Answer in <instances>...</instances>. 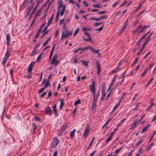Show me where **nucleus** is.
Here are the masks:
<instances>
[{
	"instance_id": "nucleus-1",
	"label": "nucleus",
	"mask_w": 156,
	"mask_h": 156,
	"mask_svg": "<svg viewBox=\"0 0 156 156\" xmlns=\"http://www.w3.org/2000/svg\"><path fill=\"white\" fill-rule=\"evenodd\" d=\"M10 53V52H9V51H8L5 54V57L3 59L2 62V64L4 66L9 56Z\"/></svg>"
},
{
	"instance_id": "nucleus-2",
	"label": "nucleus",
	"mask_w": 156,
	"mask_h": 156,
	"mask_svg": "<svg viewBox=\"0 0 156 156\" xmlns=\"http://www.w3.org/2000/svg\"><path fill=\"white\" fill-rule=\"evenodd\" d=\"M44 83H45V84L44 86V87L45 88H47L48 86L50 87L51 86V84L49 83V80H46L45 79H43L41 85Z\"/></svg>"
},
{
	"instance_id": "nucleus-3",
	"label": "nucleus",
	"mask_w": 156,
	"mask_h": 156,
	"mask_svg": "<svg viewBox=\"0 0 156 156\" xmlns=\"http://www.w3.org/2000/svg\"><path fill=\"white\" fill-rule=\"evenodd\" d=\"M66 27V24H64L63 26V31L62 34H63L64 35L66 34L65 36L68 37V31Z\"/></svg>"
},
{
	"instance_id": "nucleus-4",
	"label": "nucleus",
	"mask_w": 156,
	"mask_h": 156,
	"mask_svg": "<svg viewBox=\"0 0 156 156\" xmlns=\"http://www.w3.org/2000/svg\"><path fill=\"white\" fill-rule=\"evenodd\" d=\"M45 112L48 115L52 114L51 110L49 107L47 106L45 108Z\"/></svg>"
},
{
	"instance_id": "nucleus-5",
	"label": "nucleus",
	"mask_w": 156,
	"mask_h": 156,
	"mask_svg": "<svg viewBox=\"0 0 156 156\" xmlns=\"http://www.w3.org/2000/svg\"><path fill=\"white\" fill-rule=\"evenodd\" d=\"M96 63L97 64V74L99 75L101 71V68L99 62L98 61H97L96 62Z\"/></svg>"
},
{
	"instance_id": "nucleus-6",
	"label": "nucleus",
	"mask_w": 156,
	"mask_h": 156,
	"mask_svg": "<svg viewBox=\"0 0 156 156\" xmlns=\"http://www.w3.org/2000/svg\"><path fill=\"white\" fill-rule=\"evenodd\" d=\"M56 105L55 104L52 106V108H53L54 113L56 117L58 116V114L57 112V110L56 108Z\"/></svg>"
},
{
	"instance_id": "nucleus-7",
	"label": "nucleus",
	"mask_w": 156,
	"mask_h": 156,
	"mask_svg": "<svg viewBox=\"0 0 156 156\" xmlns=\"http://www.w3.org/2000/svg\"><path fill=\"white\" fill-rule=\"evenodd\" d=\"M97 101V100L95 99H93V101L92 103V110H95L96 107V103Z\"/></svg>"
},
{
	"instance_id": "nucleus-8",
	"label": "nucleus",
	"mask_w": 156,
	"mask_h": 156,
	"mask_svg": "<svg viewBox=\"0 0 156 156\" xmlns=\"http://www.w3.org/2000/svg\"><path fill=\"white\" fill-rule=\"evenodd\" d=\"M125 72L124 73H123L122 75H121V77H120V78H122V79L121 81L119 82L117 84V85H120L122 82H123L124 80V77L125 76Z\"/></svg>"
},
{
	"instance_id": "nucleus-9",
	"label": "nucleus",
	"mask_w": 156,
	"mask_h": 156,
	"mask_svg": "<svg viewBox=\"0 0 156 156\" xmlns=\"http://www.w3.org/2000/svg\"><path fill=\"white\" fill-rule=\"evenodd\" d=\"M100 91L98 90L97 93V94H96V91L93 94V99H95L97 100L100 94Z\"/></svg>"
},
{
	"instance_id": "nucleus-10",
	"label": "nucleus",
	"mask_w": 156,
	"mask_h": 156,
	"mask_svg": "<svg viewBox=\"0 0 156 156\" xmlns=\"http://www.w3.org/2000/svg\"><path fill=\"white\" fill-rule=\"evenodd\" d=\"M89 131V128L88 127L86 128L83 133V136L85 138H86L87 136Z\"/></svg>"
},
{
	"instance_id": "nucleus-11",
	"label": "nucleus",
	"mask_w": 156,
	"mask_h": 156,
	"mask_svg": "<svg viewBox=\"0 0 156 156\" xmlns=\"http://www.w3.org/2000/svg\"><path fill=\"white\" fill-rule=\"evenodd\" d=\"M55 44H54L52 49H51V52H50V55H49V60H50L51 58V57L52 56V55H53V51L55 49Z\"/></svg>"
},
{
	"instance_id": "nucleus-12",
	"label": "nucleus",
	"mask_w": 156,
	"mask_h": 156,
	"mask_svg": "<svg viewBox=\"0 0 156 156\" xmlns=\"http://www.w3.org/2000/svg\"><path fill=\"white\" fill-rule=\"evenodd\" d=\"M137 121L138 120H136L133 122V124H131L132 126L130 128V129H132L136 127V123L137 122Z\"/></svg>"
},
{
	"instance_id": "nucleus-13",
	"label": "nucleus",
	"mask_w": 156,
	"mask_h": 156,
	"mask_svg": "<svg viewBox=\"0 0 156 156\" xmlns=\"http://www.w3.org/2000/svg\"><path fill=\"white\" fill-rule=\"evenodd\" d=\"M10 35L7 34L6 35V43L8 45H10Z\"/></svg>"
},
{
	"instance_id": "nucleus-14",
	"label": "nucleus",
	"mask_w": 156,
	"mask_h": 156,
	"mask_svg": "<svg viewBox=\"0 0 156 156\" xmlns=\"http://www.w3.org/2000/svg\"><path fill=\"white\" fill-rule=\"evenodd\" d=\"M76 131V129H74L73 131L71 132L70 133V137L71 139H72L73 138V137H74L75 133Z\"/></svg>"
},
{
	"instance_id": "nucleus-15",
	"label": "nucleus",
	"mask_w": 156,
	"mask_h": 156,
	"mask_svg": "<svg viewBox=\"0 0 156 156\" xmlns=\"http://www.w3.org/2000/svg\"><path fill=\"white\" fill-rule=\"evenodd\" d=\"M57 58V55L56 54L55 55L53 56L51 62V64H53L56 61V59Z\"/></svg>"
},
{
	"instance_id": "nucleus-16",
	"label": "nucleus",
	"mask_w": 156,
	"mask_h": 156,
	"mask_svg": "<svg viewBox=\"0 0 156 156\" xmlns=\"http://www.w3.org/2000/svg\"><path fill=\"white\" fill-rule=\"evenodd\" d=\"M39 2H37V4L36 6L33 8V9L32 10V11L31 12V15L33 14L34 12H35L36 10V9L39 6Z\"/></svg>"
},
{
	"instance_id": "nucleus-17",
	"label": "nucleus",
	"mask_w": 156,
	"mask_h": 156,
	"mask_svg": "<svg viewBox=\"0 0 156 156\" xmlns=\"http://www.w3.org/2000/svg\"><path fill=\"white\" fill-rule=\"evenodd\" d=\"M28 2H27L24 1L22 5L20 6V9H23L25 7L26 5L27 4Z\"/></svg>"
},
{
	"instance_id": "nucleus-18",
	"label": "nucleus",
	"mask_w": 156,
	"mask_h": 156,
	"mask_svg": "<svg viewBox=\"0 0 156 156\" xmlns=\"http://www.w3.org/2000/svg\"><path fill=\"white\" fill-rule=\"evenodd\" d=\"M90 89L91 91H93V93H94L95 91V86H90Z\"/></svg>"
},
{
	"instance_id": "nucleus-19",
	"label": "nucleus",
	"mask_w": 156,
	"mask_h": 156,
	"mask_svg": "<svg viewBox=\"0 0 156 156\" xmlns=\"http://www.w3.org/2000/svg\"><path fill=\"white\" fill-rule=\"evenodd\" d=\"M92 30L91 27L86 28L85 27H83L82 30L83 31H90Z\"/></svg>"
},
{
	"instance_id": "nucleus-20",
	"label": "nucleus",
	"mask_w": 156,
	"mask_h": 156,
	"mask_svg": "<svg viewBox=\"0 0 156 156\" xmlns=\"http://www.w3.org/2000/svg\"><path fill=\"white\" fill-rule=\"evenodd\" d=\"M94 137H93L88 146V147L87 148V150H88L90 148V146L92 145L93 143L94 142Z\"/></svg>"
},
{
	"instance_id": "nucleus-21",
	"label": "nucleus",
	"mask_w": 156,
	"mask_h": 156,
	"mask_svg": "<svg viewBox=\"0 0 156 156\" xmlns=\"http://www.w3.org/2000/svg\"><path fill=\"white\" fill-rule=\"evenodd\" d=\"M151 40V37H147L145 39L146 41L144 44L146 45L147 44L148 42H149Z\"/></svg>"
},
{
	"instance_id": "nucleus-22",
	"label": "nucleus",
	"mask_w": 156,
	"mask_h": 156,
	"mask_svg": "<svg viewBox=\"0 0 156 156\" xmlns=\"http://www.w3.org/2000/svg\"><path fill=\"white\" fill-rule=\"evenodd\" d=\"M119 65L114 70H113L112 71V73H116L118 72V70L119 69Z\"/></svg>"
},
{
	"instance_id": "nucleus-23",
	"label": "nucleus",
	"mask_w": 156,
	"mask_h": 156,
	"mask_svg": "<svg viewBox=\"0 0 156 156\" xmlns=\"http://www.w3.org/2000/svg\"><path fill=\"white\" fill-rule=\"evenodd\" d=\"M64 105V102H63V99H62L61 100V101L60 103V109H62L63 106Z\"/></svg>"
},
{
	"instance_id": "nucleus-24",
	"label": "nucleus",
	"mask_w": 156,
	"mask_h": 156,
	"mask_svg": "<svg viewBox=\"0 0 156 156\" xmlns=\"http://www.w3.org/2000/svg\"><path fill=\"white\" fill-rule=\"evenodd\" d=\"M90 48L91 51L94 53L97 54L98 52V50H96L95 49L92 48V47H90Z\"/></svg>"
},
{
	"instance_id": "nucleus-25",
	"label": "nucleus",
	"mask_w": 156,
	"mask_h": 156,
	"mask_svg": "<svg viewBox=\"0 0 156 156\" xmlns=\"http://www.w3.org/2000/svg\"><path fill=\"white\" fill-rule=\"evenodd\" d=\"M33 67L31 66L30 65H29L27 69V71L28 73L31 72L32 70Z\"/></svg>"
},
{
	"instance_id": "nucleus-26",
	"label": "nucleus",
	"mask_w": 156,
	"mask_h": 156,
	"mask_svg": "<svg viewBox=\"0 0 156 156\" xmlns=\"http://www.w3.org/2000/svg\"><path fill=\"white\" fill-rule=\"evenodd\" d=\"M53 141L55 143L56 145H57L59 142L58 140L56 137L55 138L54 140Z\"/></svg>"
},
{
	"instance_id": "nucleus-27",
	"label": "nucleus",
	"mask_w": 156,
	"mask_h": 156,
	"mask_svg": "<svg viewBox=\"0 0 156 156\" xmlns=\"http://www.w3.org/2000/svg\"><path fill=\"white\" fill-rule=\"evenodd\" d=\"M54 0H51V1L48 4V7L47 8V9L45 11V13H46L47 12V11L48 9L50 7V6L51 5V4L52 2Z\"/></svg>"
},
{
	"instance_id": "nucleus-28",
	"label": "nucleus",
	"mask_w": 156,
	"mask_h": 156,
	"mask_svg": "<svg viewBox=\"0 0 156 156\" xmlns=\"http://www.w3.org/2000/svg\"><path fill=\"white\" fill-rule=\"evenodd\" d=\"M42 54L43 53H41L38 56L36 59V62H39L40 61L41 58Z\"/></svg>"
},
{
	"instance_id": "nucleus-29",
	"label": "nucleus",
	"mask_w": 156,
	"mask_h": 156,
	"mask_svg": "<svg viewBox=\"0 0 156 156\" xmlns=\"http://www.w3.org/2000/svg\"><path fill=\"white\" fill-rule=\"evenodd\" d=\"M36 17H37V16H35V15L33 20L32 22L31 23V24L30 25L29 28H30L32 27V26L34 24V23H35V20H36Z\"/></svg>"
},
{
	"instance_id": "nucleus-30",
	"label": "nucleus",
	"mask_w": 156,
	"mask_h": 156,
	"mask_svg": "<svg viewBox=\"0 0 156 156\" xmlns=\"http://www.w3.org/2000/svg\"><path fill=\"white\" fill-rule=\"evenodd\" d=\"M37 52V51L36 49H35L34 50L30 53V55L31 56H33Z\"/></svg>"
},
{
	"instance_id": "nucleus-31",
	"label": "nucleus",
	"mask_w": 156,
	"mask_h": 156,
	"mask_svg": "<svg viewBox=\"0 0 156 156\" xmlns=\"http://www.w3.org/2000/svg\"><path fill=\"white\" fill-rule=\"evenodd\" d=\"M82 62V64L84 65L85 66H87L88 65V64L87 63L88 62V61H87V62H86V61H84V60H82L81 61Z\"/></svg>"
},
{
	"instance_id": "nucleus-32",
	"label": "nucleus",
	"mask_w": 156,
	"mask_h": 156,
	"mask_svg": "<svg viewBox=\"0 0 156 156\" xmlns=\"http://www.w3.org/2000/svg\"><path fill=\"white\" fill-rule=\"evenodd\" d=\"M32 126L34 128V129H33V132H34L35 129H37V125H36L35 123H34V122H33L32 124Z\"/></svg>"
},
{
	"instance_id": "nucleus-33",
	"label": "nucleus",
	"mask_w": 156,
	"mask_h": 156,
	"mask_svg": "<svg viewBox=\"0 0 156 156\" xmlns=\"http://www.w3.org/2000/svg\"><path fill=\"white\" fill-rule=\"evenodd\" d=\"M42 9V8H41L37 12L36 14L35 15V16H38L40 15Z\"/></svg>"
},
{
	"instance_id": "nucleus-34",
	"label": "nucleus",
	"mask_w": 156,
	"mask_h": 156,
	"mask_svg": "<svg viewBox=\"0 0 156 156\" xmlns=\"http://www.w3.org/2000/svg\"><path fill=\"white\" fill-rule=\"evenodd\" d=\"M59 17V13L58 11H57V13L56 16V17L55 19V21L56 22H57L58 20Z\"/></svg>"
},
{
	"instance_id": "nucleus-35",
	"label": "nucleus",
	"mask_w": 156,
	"mask_h": 156,
	"mask_svg": "<svg viewBox=\"0 0 156 156\" xmlns=\"http://www.w3.org/2000/svg\"><path fill=\"white\" fill-rule=\"evenodd\" d=\"M83 40L85 41H87V42H88L89 41L90 42H92V40H91V37H90V38H88V39H87V38H83Z\"/></svg>"
},
{
	"instance_id": "nucleus-36",
	"label": "nucleus",
	"mask_w": 156,
	"mask_h": 156,
	"mask_svg": "<svg viewBox=\"0 0 156 156\" xmlns=\"http://www.w3.org/2000/svg\"><path fill=\"white\" fill-rule=\"evenodd\" d=\"M57 145H56L55 143L53 141L51 144V146L53 148H55Z\"/></svg>"
},
{
	"instance_id": "nucleus-37",
	"label": "nucleus",
	"mask_w": 156,
	"mask_h": 156,
	"mask_svg": "<svg viewBox=\"0 0 156 156\" xmlns=\"http://www.w3.org/2000/svg\"><path fill=\"white\" fill-rule=\"evenodd\" d=\"M145 46H146L144 44H143V45H142V48H141V49L140 50V51L139 52L137 53V55H139L141 52L144 49V48L145 47Z\"/></svg>"
},
{
	"instance_id": "nucleus-38",
	"label": "nucleus",
	"mask_w": 156,
	"mask_h": 156,
	"mask_svg": "<svg viewBox=\"0 0 156 156\" xmlns=\"http://www.w3.org/2000/svg\"><path fill=\"white\" fill-rule=\"evenodd\" d=\"M126 27L123 26L122 28L120 29V33H122L124 31L125 28Z\"/></svg>"
},
{
	"instance_id": "nucleus-39",
	"label": "nucleus",
	"mask_w": 156,
	"mask_h": 156,
	"mask_svg": "<svg viewBox=\"0 0 156 156\" xmlns=\"http://www.w3.org/2000/svg\"><path fill=\"white\" fill-rule=\"evenodd\" d=\"M79 30V28H77L76 30L75 31L74 33L73 34V36H75L78 33Z\"/></svg>"
},
{
	"instance_id": "nucleus-40",
	"label": "nucleus",
	"mask_w": 156,
	"mask_h": 156,
	"mask_svg": "<svg viewBox=\"0 0 156 156\" xmlns=\"http://www.w3.org/2000/svg\"><path fill=\"white\" fill-rule=\"evenodd\" d=\"M116 75H115L114 76L112 81L111 83L110 84V85H111L113 86V85L114 83V82L115 81V80L116 78Z\"/></svg>"
},
{
	"instance_id": "nucleus-41",
	"label": "nucleus",
	"mask_w": 156,
	"mask_h": 156,
	"mask_svg": "<svg viewBox=\"0 0 156 156\" xmlns=\"http://www.w3.org/2000/svg\"><path fill=\"white\" fill-rule=\"evenodd\" d=\"M148 69H149L148 68H147L146 69V70L144 72V73L141 75V76H143L144 75H146L147 70H148Z\"/></svg>"
},
{
	"instance_id": "nucleus-42",
	"label": "nucleus",
	"mask_w": 156,
	"mask_h": 156,
	"mask_svg": "<svg viewBox=\"0 0 156 156\" xmlns=\"http://www.w3.org/2000/svg\"><path fill=\"white\" fill-rule=\"evenodd\" d=\"M49 31V30H47V31H44V33L42 35V36H41V38H42L43 37H44V35L47 34L48 33Z\"/></svg>"
},
{
	"instance_id": "nucleus-43",
	"label": "nucleus",
	"mask_w": 156,
	"mask_h": 156,
	"mask_svg": "<svg viewBox=\"0 0 156 156\" xmlns=\"http://www.w3.org/2000/svg\"><path fill=\"white\" fill-rule=\"evenodd\" d=\"M65 8H62L60 13V14L61 16H62L63 15L65 12Z\"/></svg>"
},
{
	"instance_id": "nucleus-44",
	"label": "nucleus",
	"mask_w": 156,
	"mask_h": 156,
	"mask_svg": "<svg viewBox=\"0 0 156 156\" xmlns=\"http://www.w3.org/2000/svg\"><path fill=\"white\" fill-rule=\"evenodd\" d=\"M104 24H103L100 28H99L98 29H96L95 30V31H97V30L101 31V30L102 29L103 27H104Z\"/></svg>"
},
{
	"instance_id": "nucleus-45",
	"label": "nucleus",
	"mask_w": 156,
	"mask_h": 156,
	"mask_svg": "<svg viewBox=\"0 0 156 156\" xmlns=\"http://www.w3.org/2000/svg\"><path fill=\"white\" fill-rule=\"evenodd\" d=\"M76 109H77V107H76L75 109H74L73 111V112L72 113V116H73L76 113Z\"/></svg>"
},
{
	"instance_id": "nucleus-46",
	"label": "nucleus",
	"mask_w": 156,
	"mask_h": 156,
	"mask_svg": "<svg viewBox=\"0 0 156 156\" xmlns=\"http://www.w3.org/2000/svg\"><path fill=\"white\" fill-rule=\"evenodd\" d=\"M107 11L106 10H104L103 11L98 12V13L101 14H102L106 13L107 12Z\"/></svg>"
},
{
	"instance_id": "nucleus-47",
	"label": "nucleus",
	"mask_w": 156,
	"mask_h": 156,
	"mask_svg": "<svg viewBox=\"0 0 156 156\" xmlns=\"http://www.w3.org/2000/svg\"><path fill=\"white\" fill-rule=\"evenodd\" d=\"M154 100V99L153 98H152L151 99L150 101V103L151 104V105H150L151 107H152V106L154 105V103L153 102Z\"/></svg>"
},
{
	"instance_id": "nucleus-48",
	"label": "nucleus",
	"mask_w": 156,
	"mask_h": 156,
	"mask_svg": "<svg viewBox=\"0 0 156 156\" xmlns=\"http://www.w3.org/2000/svg\"><path fill=\"white\" fill-rule=\"evenodd\" d=\"M50 38H51L50 37L49 38H48L46 40V41H45V42L43 44V46H45L47 44V43L49 41V40H50Z\"/></svg>"
},
{
	"instance_id": "nucleus-49",
	"label": "nucleus",
	"mask_w": 156,
	"mask_h": 156,
	"mask_svg": "<svg viewBox=\"0 0 156 156\" xmlns=\"http://www.w3.org/2000/svg\"><path fill=\"white\" fill-rule=\"evenodd\" d=\"M112 136L111 135H110L109 137L107 139L106 141V143H107L108 142H109V141H110L112 138Z\"/></svg>"
},
{
	"instance_id": "nucleus-50",
	"label": "nucleus",
	"mask_w": 156,
	"mask_h": 156,
	"mask_svg": "<svg viewBox=\"0 0 156 156\" xmlns=\"http://www.w3.org/2000/svg\"><path fill=\"white\" fill-rule=\"evenodd\" d=\"M108 17V16L107 15H103L100 17L99 18V20L103 19H105V18H106Z\"/></svg>"
},
{
	"instance_id": "nucleus-51",
	"label": "nucleus",
	"mask_w": 156,
	"mask_h": 156,
	"mask_svg": "<svg viewBox=\"0 0 156 156\" xmlns=\"http://www.w3.org/2000/svg\"><path fill=\"white\" fill-rule=\"evenodd\" d=\"M142 142V140H140L136 145V147L138 146Z\"/></svg>"
},
{
	"instance_id": "nucleus-52",
	"label": "nucleus",
	"mask_w": 156,
	"mask_h": 156,
	"mask_svg": "<svg viewBox=\"0 0 156 156\" xmlns=\"http://www.w3.org/2000/svg\"><path fill=\"white\" fill-rule=\"evenodd\" d=\"M47 92H44L42 94L39 96V97L40 98H43L44 97L45 95L46 94Z\"/></svg>"
},
{
	"instance_id": "nucleus-53",
	"label": "nucleus",
	"mask_w": 156,
	"mask_h": 156,
	"mask_svg": "<svg viewBox=\"0 0 156 156\" xmlns=\"http://www.w3.org/2000/svg\"><path fill=\"white\" fill-rule=\"evenodd\" d=\"M103 22H101L99 23H95L94 24V25L95 26H97L98 25H101L102 24H103Z\"/></svg>"
},
{
	"instance_id": "nucleus-54",
	"label": "nucleus",
	"mask_w": 156,
	"mask_h": 156,
	"mask_svg": "<svg viewBox=\"0 0 156 156\" xmlns=\"http://www.w3.org/2000/svg\"><path fill=\"white\" fill-rule=\"evenodd\" d=\"M62 5H58V9L57 11H58V12H59L60 9L62 7Z\"/></svg>"
},
{
	"instance_id": "nucleus-55",
	"label": "nucleus",
	"mask_w": 156,
	"mask_h": 156,
	"mask_svg": "<svg viewBox=\"0 0 156 156\" xmlns=\"http://www.w3.org/2000/svg\"><path fill=\"white\" fill-rule=\"evenodd\" d=\"M29 73V74L27 75V77L28 79H30L32 77V73L31 72H30V73Z\"/></svg>"
},
{
	"instance_id": "nucleus-56",
	"label": "nucleus",
	"mask_w": 156,
	"mask_h": 156,
	"mask_svg": "<svg viewBox=\"0 0 156 156\" xmlns=\"http://www.w3.org/2000/svg\"><path fill=\"white\" fill-rule=\"evenodd\" d=\"M45 89V88L43 87V88H41L39 90V92H38V93L39 94L41 92H43L44 90Z\"/></svg>"
},
{
	"instance_id": "nucleus-57",
	"label": "nucleus",
	"mask_w": 156,
	"mask_h": 156,
	"mask_svg": "<svg viewBox=\"0 0 156 156\" xmlns=\"http://www.w3.org/2000/svg\"><path fill=\"white\" fill-rule=\"evenodd\" d=\"M90 47H91L90 46H88V47H84V48H83V50L84 51L86 50H87L89 49H90Z\"/></svg>"
},
{
	"instance_id": "nucleus-58",
	"label": "nucleus",
	"mask_w": 156,
	"mask_h": 156,
	"mask_svg": "<svg viewBox=\"0 0 156 156\" xmlns=\"http://www.w3.org/2000/svg\"><path fill=\"white\" fill-rule=\"evenodd\" d=\"M80 100L79 99L77 100V101H75L74 103V104L75 105H76L77 104H78L80 103Z\"/></svg>"
},
{
	"instance_id": "nucleus-59",
	"label": "nucleus",
	"mask_w": 156,
	"mask_h": 156,
	"mask_svg": "<svg viewBox=\"0 0 156 156\" xmlns=\"http://www.w3.org/2000/svg\"><path fill=\"white\" fill-rule=\"evenodd\" d=\"M110 119H109L108 120H107V121H106V123L102 126V127L104 128V127H105V126L110 121Z\"/></svg>"
},
{
	"instance_id": "nucleus-60",
	"label": "nucleus",
	"mask_w": 156,
	"mask_h": 156,
	"mask_svg": "<svg viewBox=\"0 0 156 156\" xmlns=\"http://www.w3.org/2000/svg\"><path fill=\"white\" fill-rule=\"evenodd\" d=\"M118 130V128H116L114 129V130L111 133L110 135L112 136L113 134L115 132Z\"/></svg>"
},
{
	"instance_id": "nucleus-61",
	"label": "nucleus",
	"mask_w": 156,
	"mask_h": 156,
	"mask_svg": "<svg viewBox=\"0 0 156 156\" xmlns=\"http://www.w3.org/2000/svg\"><path fill=\"white\" fill-rule=\"evenodd\" d=\"M34 5V3H33L30 5V6L28 7V9L31 10L33 8Z\"/></svg>"
},
{
	"instance_id": "nucleus-62",
	"label": "nucleus",
	"mask_w": 156,
	"mask_h": 156,
	"mask_svg": "<svg viewBox=\"0 0 156 156\" xmlns=\"http://www.w3.org/2000/svg\"><path fill=\"white\" fill-rule=\"evenodd\" d=\"M34 118L37 121H40V119L37 116H34Z\"/></svg>"
},
{
	"instance_id": "nucleus-63",
	"label": "nucleus",
	"mask_w": 156,
	"mask_h": 156,
	"mask_svg": "<svg viewBox=\"0 0 156 156\" xmlns=\"http://www.w3.org/2000/svg\"><path fill=\"white\" fill-rule=\"evenodd\" d=\"M52 21V20H48L47 23L48 25H49L50 24H51V23Z\"/></svg>"
},
{
	"instance_id": "nucleus-64",
	"label": "nucleus",
	"mask_w": 156,
	"mask_h": 156,
	"mask_svg": "<svg viewBox=\"0 0 156 156\" xmlns=\"http://www.w3.org/2000/svg\"><path fill=\"white\" fill-rule=\"evenodd\" d=\"M142 41L141 39L139 40L137 42V44H136V45L137 46H139L140 45V43L141 42V41Z\"/></svg>"
}]
</instances>
